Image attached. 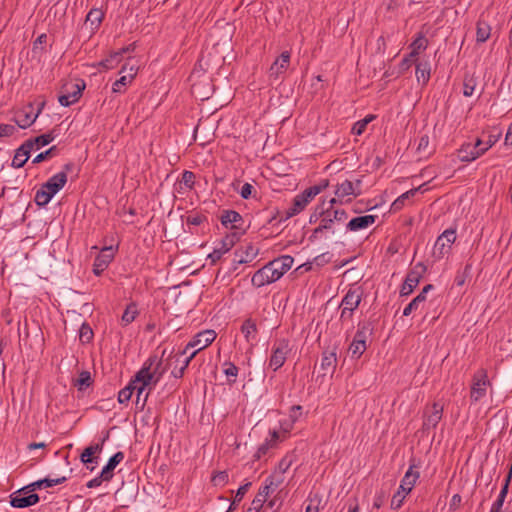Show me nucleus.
<instances>
[{
    "mask_svg": "<svg viewBox=\"0 0 512 512\" xmlns=\"http://www.w3.org/2000/svg\"><path fill=\"white\" fill-rule=\"evenodd\" d=\"M239 240V234L237 232H231L227 234L219 243L213 252L208 255V258L212 263H216L221 257L227 253Z\"/></svg>",
    "mask_w": 512,
    "mask_h": 512,
    "instance_id": "f8f14e48",
    "label": "nucleus"
},
{
    "mask_svg": "<svg viewBox=\"0 0 512 512\" xmlns=\"http://www.w3.org/2000/svg\"><path fill=\"white\" fill-rule=\"evenodd\" d=\"M291 463H292V461L288 457H285L280 461L277 470L273 473L276 475L275 481L278 478L283 479V474L289 469V467L291 466Z\"/></svg>",
    "mask_w": 512,
    "mask_h": 512,
    "instance_id": "49530a36",
    "label": "nucleus"
},
{
    "mask_svg": "<svg viewBox=\"0 0 512 512\" xmlns=\"http://www.w3.org/2000/svg\"><path fill=\"white\" fill-rule=\"evenodd\" d=\"M290 352L289 341L286 339L278 340L272 348V355L269 361V366L274 370L281 368Z\"/></svg>",
    "mask_w": 512,
    "mask_h": 512,
    "instance_id": "9d476101",
    "label": "nucleus"
},
{
    "mask_svg": "<svg viewBox=\"0 0 512 512\" xmlns=\"http://www.w3.org/2000/svg\"><path fill=\"white\" fill-rule=\"evenodd\" d=\"M132 79H130L129 77L125 76V75H122L118 80H116L114 83H113V86H112V91L114 93H123L125 91V88L128 84H131L132 83Z\"/></svg>",
    "mask_w": 512,
    "mask_h": 512,
    "instance_id": "79ce46f5",
    "label": "nucleus"
},
{
    "mask_svg": "<svg viewBox=\"0 0 512 512\" xmlns=\"http://www.w3.org/2000/svg\"><path fill=\"white\" fill-rule=\"evenodd\" d=\"M138 314L137 308L135 305H129L124 311L121 321L124 326L132 323Z\"/></svg>",
    "mask_w": 512,
    "mask_h": 512,
    "instance_id": "ea45409f",
    "label": "nucleus"
},
{
    "mask_svg": "<svg viewBox=\"0 0 512 512\" xmlns=\"http://www.w3.org/2000/svg\"><path fill=\"white\" fill-rule=\"evenodd\" d=\"M115 252L112 246L104 247L99 255L95 258L93 271L96 275H100L114 258Z\"/></svg>",
    "mask_w": 512,
    "mask_h": 512,
    "instance_id": "f3484780",
    "label": "nucleus"
},
{
    "mask_svg": "<svg viewBox=\"0 0 512 512\" xmlns=\"http://www.w3.org/2000/svg\"><path fill=\"white\" fill-rule=\"evenodd\" d=\"M414 58L415 57H410V54H409L407 57H405L401 61L400 65H399L400 73H404L405 71H407L411 67Z\"/></svg>",
    "mask_w": 512,
    "mask_h": 512,
    "instance_id": "e2e57ef3",
    "label": "nucleus"
},
{
    "mask_svg": "<svg viewBox=\"0 0 512 512\" xmlns=\"http://www.w3.org/2000/svg\"><path fill=\"white\" fill-rule=\"evenodd\" d=\"M91 384V374L88 371H82L77 378L75 385L82 389L88 387Z\"/></svg>",
    "mask_w": 512,
    "mask_h": 512,
    "instance_id": "09e8293b",
    "label": "nucleus"
},
{
    "mask_svg": "<svg viewBox=\"0 0 512 512\" xmlns=\"http://www.w3.org/2000/svg\"><path fill=\"white\" fill-rule=\"evenodd\" d=\"M307 205L308 203L303 199L301 194L296 195L292 201L291 207H289L286 211L287 218L299 214L306 208Z\"/></svg>",
    "mask_w": 512,
    "mask_h": 512,
    "instance_id": "2f4dec72",
    "label": "nucleus"
},
{
    "mask_svg": "<svg viewBox=\"0 0 512 512\" xmlns=\"http://www.w3.org/2000/svg\"><path fill=\"white\" fill-rule=\"evenodd\" d=\"M368 332H369V328L366 325H363V326L359 325V328H358L357 332L355 333L353 340H361V343L366 344Z\"/></svg>",
    "mask_w": 512,
    "mask_h": 512,
    "instance_id": "6e6d98bb",
    "label": "nucleus"
},
{
    "mask_svg": "<svg viewBox=\"0 0 512 512\" xmlns=\"http://www.w3.org/2000/svg\"><path fill=\"white\" fill-rule=\"evenodd\" d=\"M195 175L191 171H185L182 175V182L189 188L194 184Z\"/></svg>",
    "mask_w": 512,
    "mask_h": 512,
    "instance_id": "bf43d9fd",
    "label": "nucleus"
},
{
    "mask_svg": "<svg viewBox=\"0 0 512 512\" xmlns=\"http://www.w3.org/2000/svg\"><path fill=\"white\" fill-rule=\"evenodd\" d=\"M38 501L39 496L35 493L24 496L21 491H17L11 496L10 504L15 508H25L38 503Z\"/></svg>",
    "mask_w": 512,
    "mask_h": 512,
    "instance_id": "4be33fe9",
    "label": "nucleus"
},
{
    "mask_svg": "<svg viewBox=\"0 0 512 512\" xmlns=\"http://www.w3.org/2000/svg\"><path fill=\"white\" fill-rule=\"evenodd\" d=\"M423 187V185L419 186L418 188H415V189H411L405 193H403L402 195H400L393 203H392V206H391V209L393 211H399L401 210L404 205H405V202L407 200H409L410 198L414 197L415 194Z\"/></svg>",
    "mask_w": 512,
    "mask_h": 512,
    "instance_id": "72a5a7b5",
    "label": "nucleus"
},
{
    "mask_svg": "<svg viewBox=\"0 0 512 512\" xmlns=\"http://www.w3.org/2000/svg\"><path fill=\"white\" fill-rule=\"evenodd\" d=\"M93 337V331L89 325L83 324L80 328L79 338L82 342L88 343Z\"/></svg>",
    "mask_w": 512,
    "mask_h": 512,
    "instance_id": "3c124183",
    "label": "nucleus"
},
{
    "mask_svg": "<svg viewBox=\"0 0 512 512\" xmlns=\"http://www.w3.org/2000/svg\"><path fill=\"white\" fill-rule=\"evenodd\" d=\"M266 500H264L262 498V495H256L255 498L253 499L252 503H251V507L249 508V510H254L255 512H258L264 505Z\"/></svg>",
    "mask_w": 512,
    "mask_h": 512,
    "instance_id": "13d9d810",
    "label": "nucleus"
},
{
    "mask_svg": "<svg viewBox=\"0 0 512 512\" xmlns=\"http://www.w3.org/2000/svg\"><path fill=\"white\" fill-rule=\"evenodd\" d=\"M328 186V181H324L322 184L314 185L305 189L301 194L303 199L309 204L316 195L322 192Z\"/></svg>",
    "mask_w": 512,
    "mask_h": 512,
    "instance_id": "f704fd0d",
    "label": "nucleus"
},
{
    "mask_svg": "<svg viewBox=\"0 0 512 512\" xmlns=\"http://www.w3.org/2000/svg\"><path fill=\"white\" fill-rule=\"evenodd\" d=\"M377 216L376 215H364L352 218L346 225L347 230L349 231H360L368 228L372 224L375 223Z\"/></svg>",
    "mask_w": 512,
    "mask_h": 512,
    "instance_id": "412c9836",
    "label": "nucleus"
},
{
    "mask_svg": "<svg viewBox=\"0 0 512 512\" xmlns=\"http://www.w3.org/2000/svg\"><path fill=\"white\" fill-rule=\"evenodd\" d=\"M195 355H196V352H192L185 359H183V360L180 359L179 362H181V367L178 370L174 369L172 371V375L175 378H181L184 374L185 369L188 367L190 361L194 358ZM171 359H174V361L176 362V355L173 356ZM177 363H178V361H177Z\"/></svg>",
    "mask_w": 512,
    "mask_h": 512,
    "instance_id": "58836bf2",
    "label": "nucleus"
},
{
    "mask_svg": "<svg viewBox=\"0 0 512 512\" xmlns=\"http://www.w3.org/2000/svg\"><path fill=\"white\" fill-rule=\"evenodd\" d=\"M221 223L226 228L239 229L238 222H242V216L234 210L223 211L220 217Z\"/></svg>",
    "mask_w": 512,
    "mask_h": 512,
    "instance_id": "a878e982",
    "label": "nucleus"
},
{
    "mask_svg": "<svg viewBox=\"0 0 512 512\" xmlns=\"http://www.w3.org/2000/svg\"><path fill=\"white\" fill-rule=\"evenodd\" d=\"M103 13L99 9H92L86 16V21L91 22V24L99 25L102 21Z\"/></svg>",
    "mask_w": 512,
    "mask_h": 512,
    "instance_id": "de8ad7c7",
    "label": "nucleus"
},
{
    "mask_svg": "<svg viewBox=\"0 0 512 512\" xmlns=\"http://www.w3.org/2000/svg\"><path fill=\"white\" fill-rule=\"evenodd\" d=\"M40 112L41 108H39L37 112H34L33 105L29 104L16 112L15 122L20 128H27L35 122Z\"/></svg>",
    "mask_w": 512,
    "mask_h": 512,
    "instance_id": "2eb2a0df",
    "label": "nucleus"
},
{
    "mask_svg": "<svg viewBox=\"0 0 512 512\" xmlns=\"http://www.w3.org/2000/svg\"><path fill=\"white\" fill-rule=\"evenodd\" d=\"M385 500H386V493L384 491L378 492L375 496V499L373 502V507L376 509H379L380 507L383 506V504L385 503Z\"/></svg>",
    "mask_w": 512,
    "mask_h": 512,
    "instance_id": "052dcab7",
    "label": "nucleus"
},
{
    "mask_svg": "<svg viewBox=\"0 0 512 512\" xmlns=\"http://www.w3.org/2000/svg\"><path fill=\"white\" fill-rule=\"evenodd\" d=\"M320 222L319 225L312 231L310 240L319 238L325 231L333 232V223L335 222L331 213L327 208H321L319 211Z\"/></svg>",
    "mask_w": 512,
    "mask_h": 512,
    "instance_id": "dca6fc26",
    "label": "nucleus"
},
{
    "mask_svg": "<svg viewBox=\"0 0 512 512\" xmlns=\"http://www.w3.org/2000/svg\"><path fill=\"white\" fill-rule=\"evenodd\" d=\"M490 34H491L490 25L483 20H479L477 22V27H476V41L478 43H484L489 39Z\"/></svg>",
    "mask_w": 512,
    "mask_h": 512,
    "instance_id": "473e14b6",
    "label": "nucleus"
},
{
    "mask_svg": "<svg viewBox=\"0 0 512 512\" xmlns=\"http://www.w3.org/2000/svg\"><path fill=\"white\" fill-rule=\"evenodd\" d=\"M67 182V174L59 172L53 175L41 188L36 192L35 202L39 206L47 205L52 197L58 193Z\"/></svg>",
    "mask_w": 512,
    "mask_h": 512,
    "instance_id": "7ed1b4c3",
    "label": "nucleus"
},
{
    "mask_svg": "<svg viewBox=\"0 0 512 512\" xmlns=\"http://www.w3.org/2000/svg\"><path fill=\"white\" fill-rule=\"evenodd\" d=\"M34 148V142L27 140L17 150L12 160V166L21 168L28 161L30 151Z\"/></svg>",
    "mask_w": 512,
    "mask_h": 512,
    "instance_id": "6ab92c4d",
    "label": "nucleus"
},
{
    "mask_svg": "<svg viewBox=\"0 0 512 512\" xmlns=\"http://www.w3.org/2000/svg\"><path fill=\"white\" fill-rule=\"evenodd\" d=\"M427 268L424 263H417L411 271L407 274L406 279L401 287L400 293L406 296L412 293L415 287L419 284L421 278L425 274Z\"/></svg>",
    "mask_w": 512,
    "mask_h": 512,
    "instance_id": "6e6552de",
    "label": "nucleus"
},
{
    "mask_svg": "<svg viewBox=\"0 0 512 512\" xmlns=\"http://www.w3.org/2000/svg\"><path fill=\"white\" fill-rule=\"evenodd\" d=\"M415 468L416 466L414 464H411L409 469L406 471L404 477L402 478L401 484L399 486L402 492L410 493L414 488L417 480L419 479V472L417 470H414Z\"/></svg>",
    "mask_w": 512,
    "mask_h": 512,
    "instance_id": "5701e85b",
    "label": "nucleus"
},
{
    "mask_svg": "<svg viewBox=\"0 0 512 512\" xmlns=\"http://www.w3.org/2000/svg\"><path fill=\"white\" fill-rule=\"evenodd\" d=\"M430 63L429 61H421L416 65V78L419 83L425 85L430 79Z\"/></svg>",
    "mask_w": 512,
    "mask_h": 512,
    "instance_id": "7c9ffc66",
    "label": "nucleus"
},
{
    "mask_svg": "<svg viewBox=\"0 0 512 512\" xmlns=\"http://www.w3.org/2000/svg\"><path fill=\"white\" fill-rule=\"evenodd\" d=\"M374 118H375V116H373V115H368V116H366L364 119H362V120H360V121L356 122V123L354 124L353 128H352V132H353L354 134H356V135H361V134L365 131V129H366V127H367V125H368V124H369V123H370Z\"/></svg>",
    "mask_w": 512,
    "mask_h": 512,
    "instance_id": "37998d69",
    "label": "nucleus"
},
{
    "mask_svg": "<svg viewBox=\"0 0 512 512\" xmlns=\"http://www.w3.org/2000/svg\"><path fill=\"white\" fill-rule=\"evenodd\" d=\"M361 302V293L358 290H349L343 297L340 307L355 311Z\"/></svg>",
    "mask_w": 512,
    "mask_h": 512,
    "instance_id": "393cba45",
    "label": "nucleus"
},
{
    "mask_svg": "<svg viewBox=\"0 0 512 512\" xmlns=\"http://www.w3.org/2000/svg\"><path fill=\"white\" fill-rule=\"evenodd\" d=\"M483 142L480 139L474 144L465 143L457 151V156L462 162H472L483 155L487 148H481Z\"/></svg>",
    "mask_w": 512,
    "mask_h": 512,
    "instance_id": "9b49d317",
    "label": "nucleus"
},
{
    "mask_svg": "<svg viewBox=\"0 0 512 512\" xmlns=\"http://www.w3.org/2000/svg\"><path fill=\"white\" fill-rule=\"evenodd\" d=\"M166 368L162 366V360L157 356H150L142 366V368L137 372V380L142 381V386L150 387L155 386L163 374L165 373Z\"/></svg>",
    "mask_w": 512,
    "mask_h": 512,
    "instance_id": "f03ea898",
    "label": "nucleus"
},
{
    "mask_svg": "<svg viewBox=\"0 0 512 512\" xmlns=\"http://www.w3.org/2000/svg\"><path fill=\"white\" fill-rule=\"evenodd\" d=\"M216 338V333L214 330H204L199 332L194 338L186 345L185 349L182 353L176 354V361H179L183 355L187 353V351L191 348H196L194 352L196 354L202 349L209 346Z\"/></svg>",
    "mask_w": 512,
    "mask_h": 512,
    "instance_id": "423d86ee",
    "label": "nucleus"
},
{
    "mask_svg": "<svg viewBox=\"0 0 512 512\" xmlns=\"http://www.w3.org/2000/svg\"><path fill=\"white\" fill-rule=\"evenodd\" d=\"M146 387L142 386V381L137 380V374L134 376V378L129 382V384L121 389L118 393V401L119 403H127L134 392H136V405H140L141 408H143L146 404V401L149 396V392H147L143 399H141L143 392L145 391Z\"/></svg>",
    "mask_w": 512,
    "mask_h": 512,
    "instance_id": "20e7f679",
    "label": "nucleus"
},
{
    "mask_svg": "<svg viewBox=\"0 0 512 512\" xmlns=\"http://www.w3.org/2000/svg\"><path fill=\"white\" fill-rule=\"evenodd\" d=\"M253 186L249 183H245L240 190V195L244 199H248L252 194Z\"/></svg>",
    "mask_w": 512,
    "mask_h": 512,
    "instance_id": "69168bd1",
    "label": "nucleus"
},
{
    "mask_svg": "<svg viewBox=\"0 0 512 512\" xmlns=\"http://www.w3.org/2000/svg\"><path fill=\"white\" fill-rule=\"evenodd\" d=\"M411 47V53L410 57H416L421 50L426 49L427 47V40L424 36L419 35L410 45Z\"/></svg>",
    "mask_w": 512,
    "mask_h": 512,
    "instance_id": "4c0bfd02",
    "label": "nucleus"
},
{
    "mask_svg": "<svg viewBox=\"0 0 512 512\" xmlns=\"http://www.w3.org/2000/svg\"><path fill=\"white\" fill-rule=\"evenodd\" d=\"M108 437H109V435L107 434L101 440L100 443L92 444V445L88 446L87 448H85L84 451L80 455L81 462L86 465L89 463H97L98 456H95V454L101 453V451L103 449L104 442L106 441V439Z\"/></svg>",
    "mask_w": 512,
    "mask_h": 512,
    "instance_id": "aec40b11",
    "label": "nucleus"
},
{
    "mask_svg": "<svg viewBox=\"0 0 512 512\" xmlns=\"http://www.w3.org/2000/svg\"><path fill=\"white\" fill-rule=\"evenodd\" d=\"M408 494L409 493L402 492V490L398 488L397 492L393 495L391 499V508L395 510L399 509L402 506L403 501Z\"/></svg>",
    "mask_w": 512,
    "mask_h": 512,
    "instance_id": "a18cd8bd",
    "label": "nucleus"
},
{
    "mask_svg": "<svg viewBox=\"0 0 512 512\" xmlns=\"http://www.w3.org/2000/svg\"><path fill=\"white\" fill-rule=\"evenodd\" d=\"M361 181L356 180L352 182L350 180H344L339 183L335 190V198L330 200V204L333 205L336 202L348 203L352 200V197H357L361 194Z\"/></svg>",
    "mask_w": 512,
    "mask_h": 512,
    "instance_id": "39448f33",
    "label": "nucleus"
},
{
    "mask_svg": "<svg viewBox=\"0 0 512 512\" xmlns=\"http://www.w3.org/2000/svg\"><path fill=\"white\" fill-rule=\"evenodd\" d=\"M63 88L66 93L61 94L58 97V101L62 106L67 107L79 100L82 90L85 88V84L70 83L66 84Z\"/></svg>",
    "mask_w": 512,
    "mask_h": 512,
    "instance_id": "4468645a",
    "label": "nucleus"
},
{
    "mask_svg": "<svg viewBox=\"0 0 512 512\" xmlns=\"http://www.w3.org/2000/svg\"><path fill=\"white\" fill-rule=\"evenodd\" d=\"M275 478V474H272L269 478H267L265 481V485L257 493L258 495H262V498L264 500H266L268 495L283 482L282 478H278L276 481Z\"/></svg>",
    "mask_w": 512,
    "mask_h": 512,
    "instance_id": "c85d7f7f",
    "label": "nucleus"
},
{
    "mask_svg": "<svg viewBox=\"0 0 512 512\" xmlns=\"http://www.w3.org/2000/svg\"><path fill=\"white\" fill-rule=\"evenodd\" d=\"M66 477L63 476V477H59V478H55V479H51V478H45L44 481V488H48V487H52V486H55V485H58V484H62L63 482L66 481Z\"/></svg>",
    "mask_w": 512,
    "mask_h": 512,
    "instance_id": "0e129e2a",
    "label": "nucleus"
},
{
    "mask_svg": "<svg viewBox=\"0 0 512 512\" xmlns=\"http://www.w3.org/2000/svg\"><path fill=\"white\" fill-rule=\"evenodd\" d=\"M55 149V147H51L50 149L38 154L34 159H33V163H40L42 161H44L51 153L52 151Z\"/></svg>",
    "mask_w": 512,
    "mask_h": 512,
    "instance_id": "774afa93",
    "label": "nucleus"
},
{
    "mask_svg": "<svg viewBox=\"0 0 512 512\" xmlns=\"http://www.w3.org/2000/svg\"><path fill=\"white\" fill-rule=\"evenodd\" d=\"M456 240V230L455 229H447L441 235L438 236L434 249L433 255L437 259H441L444 255L448 254L451 250L452 244Z\"/></svg>",
    "mask_w": 512,
    "mask_h": 512,
    "instance_id": "1a4fd4ad",
    "label": "nucleus"
},
{
    "mask_svg": "<svg viewBox=\"0 0 512 512\" xmlns=\"http://www.w3.org/2000/svg\"><path fill=\"white\" fill-rule=\"evenodd\" d=\"M337 357L335 351H325L321 359V369L327 372H333L336 368Z\"/></svg>",
    "mask_w": 512,
    "mask_h": 512,
    "instance_id": "cd10ccee",
    "label": "nucleus"
},
{
    "mask_svg": "<svg viewBox=\"0 0 512 512\" xmlns=\"http://www.w3.org/2000/svg\"><path fill=\"white\" fill-rule=\"evenodd\" d=\"M53 140V137L50 134H44L36 137L34 140V146L38 149L40 146H45L49 144Z\"/></svg>",
    "mask_w": 512,
    "mask_h": 512,
    "instance_id": "5fc2aeb1",
    "label": "nucleus"
},
{
    "mask_svg": "<svg viewBox=\"0 0 512 512\" xmlns=\"http://www.w3.org/2000/svg\"><path fill=\"white\" fill-rule=\"evenodd\" d=\"M228 480L229 476L226 471H220L212 477V482L215 486H224Z\"/></svg>",
    "mask_w": 512,
    "mask_h": 512,
    "instance_id": "603ef678",
    "label": "nucleus"
},
{
    "mask_svg": "<svg viewBox=\"0 0 512 512\" xmlns=\"http://www.w3.org/2000/svg\"><path fill=\"white\" fill-rule=\"evenodd\" d=\"M367 349L365 343H361V340H353L350 344L349 351L353 357L359 358Z\"/></svg>",
    "mask_w": 512,
    "mask_h": 512,
    "instance_id": "a19ab883",
    "label": "nucleus"
},
{
    "mask_svg": "<svg viewBox=\"0 0 512 512\" xmlns=\"http://www.w3.org/2000/svg\"><path fill=\"white\" fill-rule=\"evenodd\" d=\"M333 205L330 204V207L327 208L328 211L331 213V216L333 217L335 222H344L347 220L348 215L345 210H339V209H333Z\"/></svg>",
    "mask_w": 512,
    "mask_h": 512,
    "instance_id": "8fccbe9b",
    "label": "nucleus"
},
{
    "mask_svg": "<svg viewBox=\"0 0 512 512\" xmlns=\"http://www.w3.org/2000/svg\"><path fill=\"white\" fill-rule=\"evenodd\" d=\"M103 481H105V478L102 476V473H100V475L98 477H95V478L91 479L90 481H88L87 487L88 488L98 487L102 484Z\"/></svg>",
    "mask_w": 512,
    "mask_h": 512,
    "instance_id": "338daca9",
    "label": "nucleus"
},
{
    "mask_svg": "<svg viewBox=\"0 0 512 512\" xmlns=\"http://www.w3.org/2000/svg\"><path fill=\"white\" fill-rule=\"evenodd\" d=\"M250 486H251V483H250V482H248V483H246V484H244V485H242V486H240V487L238 488V490L236 491V494H235L234 500H233V502L231 503V505H230V507H229L228 511H226V512H230V511H232L233 509H235V505H236V503L240 502V501L243 499L244 495L247 493V491H248V489H249V487H250Z\"/></svg>",
    "mask_w": 512,
    "mask_h": 512,
    "instance_id": "c03bdc74",
    "label": "nucleus"
},
{
    "mask_svg": "<svg viewBox=\"0 0 512 512\" xmlns=\"http://www.w3.org/2000/svg\"><path fill=\"white\" fill-rule=\"evenodd\" d=\"M294 259L290 255H284L270 261L252 276L251 282L255 287H262L279 280L291 269Z\"/></svg>",
    "mask_w": 512,
    "mask_h": 512,
    "instance_id": "f257e3e1",
    "label": "nucleus"
},
{
    "mask_svg": "<svg viewBox=\"0 0 512 512\" xmlns=\"http://www.w3.org/2000/svg\"><path fill=\"white\" fill-rule=\"evenodd\" d=\"M121 59V52H113L107 58L97 63L95 67H101L104 71L111 70L118 66Z\"/></svg>",
    "mask_w": 512,
    "mask_h": 512,
    "instance_id": "c756f323",
    "label": "nucleus"
},
{
    "mask_svg": "<svg viewBox=\"0 0 512 512\" xmlns=\"http://www.w3.org/2000/svg\"><path fill=\"white\" fill-rule=\"evenodd\" d=\"M290 63V53L288 51H284L281 53L279 58H277L270 67L269 76L274 79H278L281 74H283L289 67Z\"/></svg>",
    "mask_w": 512,
    "mask_h": 512,
    "instance_id": "a211bd4d",
    "label": "nucleus"
},
{
    "mask_svg": "<svg viewBox=\"0 0 512 512\" xmlns=\"http://www.w3.org/2000/svg\"><path fill=\"white\" fill-rule=\"evenodd\" d=\"M123 459L124 454L122 452H117L108 460V463L101 471L102 476L105 478V481H109L112 479L113 470Z\"/></svg>",
    "mask_w": 512,
    "mask_h": 512,
    "instance_id": "bb28decb",
    "label": "nucleus"
},
{
    "mask_svg": "<svg viewBox=\"0 0 512 512\" xmlns=\"http://www.w3.org/2000/svg\"><path fill=\"white\" fill-rule=\"evenodd\" d=\"M475 89V81L470 79H465L464 85H463V94L466 97H470L473 95Z\"/></svg>",
    "mask_w": 512,
    "mask_h": 512,
    "instance_id": "864d4df0",
    "label": "nucleus"
},
{
    "mask_svg": "<svg viewBox=\"0 0 512 512\" xmlns=\"http://www.w3.org/2000/svg\"><path fill=\"white\" fill-rule=\"evenodd\" d=\"M490 385L488 374L485 369H479L473 376L470 398L473 402H478L486 395L487 386Z\"/></svg>",
    "mask_w": 512,
    "mask_h": 512,
    "instance_id": "0eeeda50",
    "label": "nucleus"
},
{
    "mask_svg": "<svg viewBox=\"0 0 512 512\" xmlns=\"http://www.w3.org/2000/svg\"><path fill=\"white\" fill-rule=\"evenodd\" d=\"M15 132V127L9 124H0V137H7Z\"/></svg>",
    "mask_w": 512,
    "mask_h": 512,
    "instance_id": "680f3d73",
    "label": "nucleus"
},
{
    "mask_svg": "<svg viewBox=\"0 0 512 512\" xmlns=\"http://www.w3.org/2000/svg\"><path fill=\"white\" fill-rule=\"evenodd\" d=\"M224 373L228 378L232 377V379L230 380L231 382H235V379L238 374V368L234 364L228 363L227 367L224 370Z\"/></svg>",
    "mask_w": 512,
    "mask_h": 512,
    "instance_id": "4d7b16f0",
    "label": "nucleus"
},
{
    "mask_svg": "<svg viewBox=\"0 0 512 512\" xmlns=\"http://www.w3.org/2000/svg\"><path fill=\"white\" fill-rule=\"evenodd\" d=\"M443 405L435 402L430 407L424 410L423 415V429L430 430L436 428L437 424L442 419Z\"/></svg>",
    "mask_w": 512,
    "mask_h": 512,
    "instance_id": "ddd939ff",
    "label": "nucleus"
},
{
    "mask_svg": "<svg viewBox=\"0 0 512 512\" xmlns=\"http://www.w3.org/2000/svg\"><path fill=\"white\" fill-rule=\"evenodd\" d=\"M434 289L432 284L426 285L422 291L404 308L403 315L409 316L413 311L419 309V307L426 302V294L428 291Z\"/></svg>",
    "mask_w": 512,
    "mask_h": 512,
    "instance_id": "b1692460",
    "label": "nucleus"
},
{
    "mask_svg": "<svg viewBox=\"0 0 512 512\" xmlns=\"http://www.w3.org/2000/svg\"><path fill=\"white\" fill-rule=\"evenodd\" d=\"M241 332L244 334L247 341L254 339L257 333V326L251 318L246 319L241 326Z\"/></svg>",
    "mask_w": 512,
    "mask_h": 512,
    "instance_id": "c9c22d12",
    "label": "nucleus"
},
{
    "mask_svg": "<svg viewBox=\"0 0 512 512\" xmlns=\"http://www.w3.org/2000/svg\"><path fill=\"white\" fill-rule=\"evenodd\" d=\"M138 64L133 59H128V61L122 66L120 73H126L125 76L130 79H134L138 73Z\"/></svg>",
    "mask_w": 512,
    "mask_h": 512,
    "instance_id": "e433bc0d",
    "label": "nucleus"
}]
</instances>
